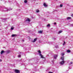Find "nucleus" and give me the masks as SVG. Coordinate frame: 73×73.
I'll use <instances>...</instances> for the list:
<instances>
[{"instance_id":"obj_1","label":"nucleus","mask_w":73,"mask_h":73,"mask_svg":"<svg viewBox=\"0 0 73 73\" xmlns=\"http://www.w3.org/2000/svg\"><path fill=\"white\" fill-rule=\"evenodd\" d=\"M60 59L62 60V61H61L60 62V65H63L65 63V61H64V59L63 57H61Z\"/></svg>"},{"instance_id":"obj_2","label":"nucleus","mask_w":73,"mask_h":73,"mask_svg":"<svg viewBox=\"0 0 73 73\" xmlns=\"http://www.w3.org/2000/svg\"><path fill=\"white\" fill-rule=\"evenodd\" d=\"M11 10H12V9H11L9 8V9H8V8H6L4 9L3 10H2V11H3V12H5V11H11Z\"/></svg>"},{"instance_id":"obj_3","label":"nucleus","mask_w":73,"mask_h":73,"mask_svg":"<svg viewBox=\"0 0 73 73\" xmlns=\"http://www.w3.org/2000/svg\"><path fill=\"white\" fill-rule=\"evenodd\" d=\"M38 52L40 56H41V58H44V57H43V56L42 55V54H41V51H40V50H38Z\"/></svg>"},{"instance_id":"obj_4","label":"nucleus","mask_w":73,"mask_h":73,"mask_svg":"<svg viewBox=\"0 0 73 73\" xmlns=\"http://www.w3.org/2000/svg\"><path fill=\"white\" fill-rule=\"evenodd\" d=\"M15 72L16 73H20V71L19 70L17 69H16L15 70Z\"/></svg>"},{"instance_id":"obj_5","label":"nucleus","mask_w":73,"mask_h":73,"mask_svg":"<svg viewBox=\"0 0 73 73\" xmlns=\"http://www.w3.org/2000/svg\"><path fill=\"white\" fill-rule=\"evenodd\" d=\"M31 20L28 19H26V20L25 21V23H27V22L28 21L29 22H30Z\"/></svg>"},{"instance_id":"obj_6","label":"nucleus","mask_w":73,"mask_h":73,"mask_svg":"<svg viewBox=\"0 0 73 73\" xmlns=\"http://www.w3.org/2000/svg\"><path fill=\"white\" fill-rule=\"evenodd\" d=\"M54 58H55V59L57 58V57H58V55H55L54 56Z\"/></svg>"},{"instance_id":"obj_7","label":"nucleus","mask_w":73,"mask_h":73,"mask_svg":"<svg viewBox=\"0 0 73 73\" xmlns=\"http://www.w3.org/2000/svg\"><path fill=\"white\" fill-rule=\"evenodd\" d=\"M37 38H35L34 40L33 41V42H36V40H37Z\"/></svg>"},{"instance_id":"obj_8","label":"nucleus","mask_w":73,"mask_h":73,"mask_svg":"<svg viewBox=\"0 0 73 73\" xmlns=\"http://www.w3.org/2000/svg\"><path fill=\"white\" fill-rule=\"evenodd\" d=\"M61 54L62 56V57H63L64 58V53H62Z\"/></svg>"},{"instance_id":"obj_9","label":"nucleus","mask_w":73,"mask_h":73,"mask_svg":"<svg viewBox=\"0 0 73 73\" xmlns=\"http://www.w3.org/2000/svg\"><path fill=\"white\" fill-rule=\"evenodd\" d=\"M38 33H42V31H38Z\"/></svg>"},{"instance_id":"obj_10","label":"nucleus","mask_w":73,"mask_h":73,"mask_svg":"<svg viewBox=\"0 0 73 73\" xmlns=\"http://www.w3.org/2000/svg\"><path fill=\"white\" fill-rule=\"evenodd\" d=\"M44 7H47V5H46L45 3H44Z\"/></svg>"},{"instance_id":"obj_11","label":"nucleus","mask_w":73,"mask_h":73,"mask_svg":"<svg viewBox=\"0 0 73 73\" xmlns=\"http://www.w3.org/2000/svg\"><path fill=\"white\" fill-rule=\"evenodd\" d=\"M67 20H70V19H71V17H67Z\"/></svg>"},{"instance_id":"obj_12","label":"nucleus","mask_w":73,"mask_h":73,"mask_svg":"<svg viewBox=\"0 0 73 73\" xmlns=\"http://www.w3.org/2000/svg\"><path fill=\"white\" fill-rule=\"evenodd\" d=\"M4 50H2L1 52V54H2L4 53Z\"/></svg>"},{"instance_id":"obj_13","label":"nucleus","mask_w":73,"mask_h":73,"mask_svg":"<svg viewBox=\"0 0 73 73\" xmlns=\"http://www.w3.org/2000/svg\"><path fill=\"white\" fill-rule=\"evenodd\" d=\"M66 52L67 53H70V50H67Z\"/></svg>"},{"instance_id":"obj_14","label":"nucleus","mask_w":73,"mask_h":73,"mask_svg":"<svg viewBox=\"0 0 73 73\" xmlns=\"http://www.w3.org/2000/svg\"><path fill=\"white\" fill-rule=\"evenodd\" d=\"M16 36V35H13V34L11 36L12 37H15V36Z\"/></svg>"},{"instance_id":"obj_15","label":"nucleus","mask_w":73,"mask_h":73,"mask_svg":"<svg viewBox=\"0 0 73 73\" xmlns=\"http://www.w3.org/2000/svg\"><path fill=\"white\" fill-rule=\"evenodd\" d=\"M62 31H59L58 33H62Z\"/></svg>"},{"instance_id":"obj_16","label":"nucleus","mask_w":73,"mask_h":73,"mask_svg":"<svg viewBox=\"0 0 73 73\" xmlns=\"http://www.w3.org/2000/svg\"><path fill=\"white\" fill-rule=\"evenodd\" d=\"M6 20H7V19H6L5 18H4L3 19V21H5Z\"/></svg>"},{"instance_id":"obj_17","label":"nucleus","mask_w":73,"mask_h":73,"mask_svg":"<svg viewBox=\"0 0 73 73\" xmlns=\"http://www.w3.org/2000/svg\"><path fill=\"white\" fill-rule=\"evenodd\" d=\"M24 3H27V0H25L24 1Z\"/></svg>"},{"instance_id":"obj_18","label":"nucleus","mask_w":73,"mask_h":73,"mask_svg":"<svg viewBox=\"0 0 73 73\" xmlns=\"http://www.w3.org/2000/svg\"><path fill=\"white\" fill-rule=\"evenodd\" d=\"M13 29H14V27H11V30H13Z\"/></svg>"},{"instance_id":"obj_19","label":"nucleus","mask_w":73,"mask_h":73,"mask_svg":"<svg viewBox=\"0 0 73 73\" xmlns=\"http://www.w3.org/2000/svg\"><path fill=\"white\" fill-rule=\"evenodd\" d=\"M36 12H37V13H38V12H40V11H39V10H36Z\"/></svg>"},{"instance_id":"obj_20","label":"nucleus","mask_w":73,"mask_h":73,"mask_svg":"<svg viewBox=\"0 0 73 73\" xmlns=\"http://www.w3.org/2000/svg\"><path fill=\"white\" fill-rule=\"evenodd\" d=\"M18 57L19 58L21 57V55H19L18 56Z\"/></svg>"},{"instance_id":"obj_21","label":"nucleus","mask_w":73,"mask_h":73,"mask_svg":"<svg viewBox=\"0 0 73 73\" xmlns=\"http://www.w3.org/2000/svg\"><path fill=\"white\" fill-rule=\"evenodd\" d=\"M65 45V42L64 41V43L63 44V45Z\"/></svg>"},{"instance_id":"obj_22","label":"nucleus","mask_w":73,"mask_h":73,"mask_svg":"<svg viewBox=\"0 0 73 73\" xmlns=\"http://www.w3.org/2000/svg\"><path fill=\"white\" fill-rule=\"evenodd\" d=\"M47 27H50V24H48L47 25Z\"/></svg>"},{"instance_id":"obj_23","label":"nucleus","mask_w":73,"mask_h":73,"mask_svg":"<svg viewBox=\"0 0 73 73\" xmlns=\"http://www.w3.org/2000/svg\"><path fill=\"white\" fill-rule=\"evenodd\" d=\"M60 7H62V5L61 4L60 5Z\"/></svg>"},{"instance_id":"obj_24","label":"nucleus","mask_w":73,"mask_h":73,"mask_svg":"<svg viewBox=\"0 0 73 73\" xmlns=\"http://www.w3.org/2000/svg\"><path fill=\"white\" fill-rule=\"evenodd\" d=\"M71 27H73V24H72L71 25H70Z\"/></svg>"},{"instance_id":"obj_25","label":"nucleus","mask_w":73,"mask_h":73,"mask_svg":"<svg viewBox=\"0 0 73 73\" xmlns=\"http://www.w3.org/2000/svg\"><path fill=\"white\" fill-rule=\"evenodd\" d=\"M56 48H58V46H55Z\"/></svg>"},{"instance_id":"obj_26","label":"nucleus","mask_w":73,"mask_h":73,"mask_svg":"<svg viewBox=\"0 0 73 73\" xmlns=\"http://www.w3.org/2000/svg\"><path fill=\"white\" fill-rule=\"evenodd\" d=\"M48 73H53V72H48Z\"/></svg>"},{"instance_id":"obj_27","label":"nucleus","mask_w":73,"mask_h":73,"mask_svg":"<svg viewBox=\"0 0 73 73\" xmlns=\"http://www.w3.org/2000/svg\"><path fill=\"white\" fill-rule=\"evenodd\" d=\"M22 42H24V40H22Z\"/></svg>"},{"instance_id":"obj_28","label":"nucleus","mask_w":73,"mask_h":73,"mask_svg":"<svg viewBox=\"0 0 73 73\" xmlns=\"http://www.w3.org/2000/svg\"><path fill=\"white\" fill-rule=\"evenodd\" d=\"M71 64H73V62H71Z\"/></svg>"},{"instance_id":"obj_29","label":"nucleus","mask_w":73,"mask_h":73,"mask_svg":"<svg viewBox=\"0 0 73 73\" xmlns=\"http://www.w3.org/2000/svg\"><path fill=\"white\" fill-rule=\"evenodd\" d=\"M54 25H56V23H54Z\"/></svg>"},{"instance_id":"obj_30","label":"nucleus","mask_w":73,"mask_h":73,"mask_svg":"<svg viewBox=\"0 0 73 73\" xmlns=\"http://www.w3.org/2000/svg\"><path fill=\"white\" fill-rule=\"evenodd\" d=\"M0 61H2V60H0Z\"/></svg>"},{"instance_id":"obj_31","label":"nucleus","mask_w":73,"mask_h":73,"mask_svg":"<svg viewBox=\"0 0 73 73\" xmlns=\"http://www.w3.org/2000/svg\"><path fill=\"white\" fill-rule=\"evenodd\" d=\"M72 17H73V14L72 15Z\"/></svg>"}]
</instances>
